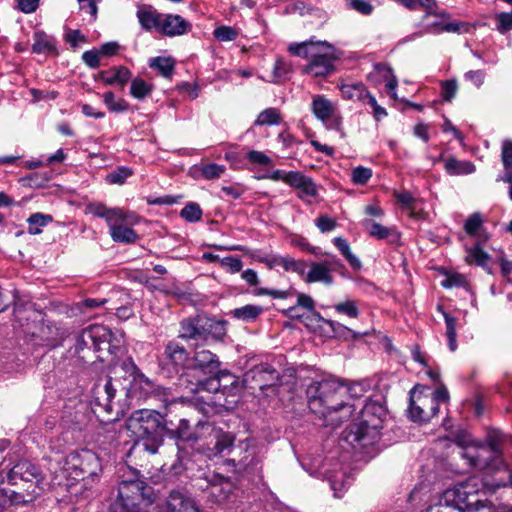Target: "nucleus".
Segmentation results:
<instances>
[{
	"label": "nucleus",
	"mask_w": 512,
	"mask_h": 512,
	"mask_svg": "<svg viewBox=\"0 0 512 512\" xmlns=\"http://www.w3.org/2000/svg\"><path fill=\"white\" fill-rule=\"evenodd\" d=\"M309 409L326 425L339 426L348 420L357 405L346 401L347 385L333 377L313 381L306 390Z\"/></svg>",
	"instance_id": "f257e3e1"
},
{
	"label": "nucleus",
	"mask_w": 512,
	"mask_h": 512,
	"mask_svg": "<svg viewBox=\"0 0 512 512\" xmlns=\"http://www.w3.org/2000/svg\"><path fill=\"white\" fill-rule=\"evenodd\" d=\"M128 428L136 436L129 454L141 451L155 454L163 443L165 418L154 410H139L130 417Z\"/></svg>",
	"instance_id": "f03ea898"
},
{
	"label": "nucleus",
	"mask_w": 512,
	"mask_h": 512,
	"mask_svg": "<svg viewBox=\"0 0 512 512\" xmlns=\"http://www.w3.org/2000/svg\"><path fill=\"white\" fill-rule=\"evenodd\" d=\"M461 455L471 467L487 469L495 474L491 480L487 478L481 481L484 490L495 492L498 488L505 487L512 482L511 470L491 447L483 443L468 445L463 448Z\"/></svg>",
	"instance_id": "7ed1b4c3"
},
{
	"label": "nucleus",
	"mask_w": 512,
	"mask_h": 512,
	"mask_svg": "<svg viewBox=\"0 0 512 512\" xmlns=\"http://www.w3.org/2000/svg\"><path fill=\"white\" fill-rule=\"evenodd\" d=\"M289 51L308 60L303 72L313 77H326L335 70L334 49L328 42H302L289 46Z\"/></svg>",
	"instance_id": "20e7f679"
},
{
	"label": "nucleus",
	"mask_w": 512,
	"mask_h": 512,
	"mask_svg": "<svg viewBox=\"0 0 512 512\" xmlns=\"http://www.w3.org/2000/svg\"><path fill=\"white\" fill-rule=\"evenodd\" d=\"M479 482L478 478L473 477L447 489L443 494V501L455 505L459 512H495L491 504L477 497L480 492L477 488Z\"/></svg>",
	"instance_id": "39448f33"
},
{
	"label": "nucleus",
	"mask_w": 512,
	"mask_h": 512,
	"mask_svg": "<svg viewBox=\"0 0 512 512\" xmlns=\"http://www.w3.org/2000/svg\"><path fill=\"white\" fill-rule=\"evenodd\" d=\"M151 487L139 479L123 480L109 512H138L142 502L151 503Z\"/></svg>",
	"instance_id": "423d86ee"
},
{
	"label": "nucleus",
	"mask_w": 512,
	"mask_h": 512,
	"mask_svg": "<svg viewBox=\"0 0 512 512\" xmlns=\"http://www.w3.org/2000/svg\"><path fill=\"white\" fill-rule=\"evenodd\" d=\"M62 469L66 477L79 481L97 476L101 470V464L93 451L81 449L66 455Z\"/></svg>",
	"instance_id": "0eeeda50"
},
{
	"label": "nucleus",
	"mask_w": 512,
	"mask_h": 512,
	"mask_svg": "<svg viewBox=\"0 0 512 512\" xmlns=\"http://www.w3.org/2000/svg\"><path fill=\"white\" fill-rule=\"evenodd\" d=\"M225 334L222 322L206 316H196L181 321L178 337L183 340L207 341L220 339Z\"/></svg>",
	"instance_id": "6e6552de"
},
{
	"label": "nucleus",
	"mask_w": 512,
	"mask_h": 512,
	"mask_svg": "<svg viewBox=\"0 0 512 512\" xmlns=\"http://www.w3.org/2000/svg\"><path fill=\"white\" fill-rule=\"evenodd\" d=\"M235 457L227 459L225 464L236 474L257 472L262 462L261 450L251 439L239 441L234 448Z\"/></svg>",
	"instance_id": "1a4fd4ad"
},
{
	"label": "nucleus",
	"mask_w": 512,
	"mask_h": 512,
	"mask_svg": "<svg viewBox=\"0 0 512 512\" xmlns=\"http://www.w3.org/2000/svg\"><path fill=\"white\" fill-rule=\"evenodd\" d=\"M8 481L12 485L22 486L31 497L38 496L42 491V473L37 466L27 460L19 461L11 468Z\"/></svg>",
	"instance_id": "9d476101"
},
{
	"label": "nucleus",
	"mask_w": 512,
	"mask_h": 512,
	"mask_svg": "<svg viewBox=\"0 0 512 512\" xmlns=\"http://www.w3.org/2000/svg\"><path fill=\"white\" fill-rule=\"evenodd\" d=\"M417 387L410 391V402L408 406V417L413 422H428L438 414L435 400L428 395L417 393Z\"/></svg>",
	"instance_id": "9b49d317"
},
{
	"label": "nucleus",
	"mask_w": 512,
	"mask_h": 512,
	"mask_svg": "<svg viewBox=\"0 0 512 512\" xmlns=\"http://www.w3.org/2000/svg\"><path fill=\"white\" fill-rule=\"evenodd\" d=\"M209 438V441L199 443L197 446V451L208 459L231 451L235 441V436L232 433L215 428L211 429Z\"/></svg>",
	"instance_id": "f8f14e48"
},
{
	"label": "nucleus",
	"mask_w": 512,
	"mask_h": 512,
	"mask_svg": "<svg viewBox=\"0 0 512 512\" xmlns=\"http://www.w3.org/2000/svg\"><path fill=\"white\" fill-rule=\"evenodd\" d=\"M86 339H91V346L94 351L107 350L114 354L119 349L122 339L121 335L114 334L108 327L103 325H91L87 327Z\"/></svg>",
	"instance_id": "ddd939ff"
},
{
	"label": "nucleus",
	"mask_w": 512,
	"mask_h": 512,
	"mask_svg": "<svg viewBox=\"0 0 512 512\" xmlns=\"http://www.w3.org/2000/svg\"><path fill=\"white\" fill-rule=\"evenodd\" d=\"M311 111L327 128L339 129L341 117L336 106L324 95L312 97Z\"/></svg>",
	"instance_id": "4468645a"
},
{
	"label": "nucleus",
	"mask_w": 512,
	"mask_h": 512,
	"mask_svg": "<svg viewBox=\"0 0 512 512\" xmlns=\"http://www.w3.org/2000/svg\"><path fill=\"white\" fill-rule=\"evenodd\" d=\"M191 356L187 349L177 341H169L164 348L161 358L163 367H171L175 371L190 368Z\"/></svg>",
	"instance_id": "2eb2a0df"
},
{
	"label": "nucleus",
	"mask_w": 512,
	"mask_h": 512,
	"mask_svg": "<svg viewBox=\"0 0 512 512\" xmlns=\"http://www.w3.org/2000/svg\"><path fill=\"white\" fill-rule=\"evenodd\" d=\"M278 372L268 363H261L245 373L244 381L250 384L252 389L263 390L276 383Z\"/></svg>",
	"instance_id": "dca6fc26"
},
{
	"label": "nucleus",
	"mask_w": 512,
	"mask_h": 512,
	"mask_svg": "<svg viewBox=\"0 0 512 512\" xmlns=\"http://www.w3.org/2000/svg\"><path fill=\"white\" fill-rule=\"evenodd\" d=\"M361 426L365 429L378 430L387 416L385 407L376 401H367L360 410Z\"/></svg>",
	"instance_id": "f3484780"
},
{
	"label": "nucleus",
	"mask_w": 512,
	"mask_h": 512,
	"mask_svg": "<svg viewBox=\"0 0 512 512\" xmlns=\"http://www.w3.org/2000/svg\"><path fill=\"white\" fill-rule=\"evenodd\" d=\"M220 365L221 363L216 354L197 346L190 359L189 369L200 370L205 374L213 375L218 372Z\"/></svg>",
	"instance_id": "a211bd4d"
},
{
	"label": "nucleus",
	"mask_w": 512,
	"mask_h": 512,
	"mask_svg": "<svg viewBox=\"0 0 512 512\" xmlns=\"http://www.w3.org/2000/svg\"><path fill=\"white\" fill-rule=\"evenodd\" d=\"M87 209L93 216L105 219L108 225L113 221L137 222V216L134 213L124 211L120 208H109L102 203L89 204Z\"/></svg>",
	"instance_id": "6ab92c4d"
},
{
	"label": "nucleus",
	"mask_w": 512,
	"mask_h": 512,
	"mask_svg": "<svg viewBox=\"0 0 512 512\" xmlns=\"http://www.w3.org/2000/svg\"><path fill=\"white\" fill-rule=\"evenodd\" d=\"M160 512H200V510L185 492L173 490Z\"/></svg>",
	"instance_id": "aec40b11"
},
{
	"label": "nucleus",
	"mask_w": 512,
	"mask_h": 512,
	"mask_svg": "<svg viewBox=\"0 0 512 512\" xmlns=\"http://www.w3.org/2000/svg\"><path fill=\"white\" fill-rule=\"evenodd\" d=\"M191 27L180 15H162L159 30L168 36L182 35Z\"/></svg>",
	"instance_id": "412c9836"
},
{
	"label": "nucleus",
	"mask_w": 512,
	"mask_h": 512,
	"mask_svg": "<svg viewBox=\"0 0 512 512\" xmlns=\"http://www.w3.org/2000/svg\"><path fill=\"white\" fill-rule=\"evenodd\" d=\"M93 393L95 404L102 407L106 412H110L112 410V401L116 394L112 380L107 379L104 385H95Z\"/></svg>",
	"instance_id": "4be33fe9"
},
{
	"label": "nucleus",
	"mask_w": 512,
	"mask_h": 512,
	"mask_svg": "<svg viewBox=\"0 0 512 512\" xmlns=\"http://www.w3.org/2000/svg\"><path fill=\"white\" fill-rule=\"evenodd\" d=\"M131 71L124 66H115L108 70L100 72V79L106 85H114L118 84L121 88L127 84V82L131 79Z\"/></svg>",
	"instance_id": "5701e85b"
},
{
	"label": "nucleus",
	"mask_w": 512,
	"mask_h": 512,
	"mask_svg": "<svg viewBox=\"0 0 512 512\" xmlns=\"http://www.w3.org/2000/svg\"><path fill=\"white\" fill-rule=\"evenodd\" d=\"M470 31V24L467 22H444L434 21L425 26V33L440 34L443 32L448 33H467Z\"/></svg>",
	"instance_id": "b1692460"
},
{
	"label": "nucleus",
	"mask_w": 512,
	"mask_h": 512,
	"mask_svg": "<svg viewBox=\"0 0 512 512\" xmlns=\"http://www.w3.org/2000/svg\"><path fill=\"white\" fill-rule=\"evenodd\" d=\"M123 224L132 223L129 221H113L108 225L111 238L115 242L134 243L138 238L137 233L132 228L126 227Z\"/></svg>",
	"instance_id": "393cba45"
},
{
	"label": "nucleus",
	"mask_w": 512,
	"mask_h": 512,
	"mask_svg": "<svg viewBox=\"0 0 512 512\" xmlns=\"http://www.w3.org/2000/svg\"><path fill=\"white\" fill-rule=\"evenodd\" d=\"M165 435L183 441L197 440L192 436L189 421L184 418L179 419L178 424L165 419Z\"/></svg>",
	"instance_id": "a878e982"
},
{
	"label": "nucleus",
	"mask_w": 512,
	"mask_h": 512,
	"mask_svg": "<svg viewBox=\"0 0 512 512\" xmlns=\"http://www.w3.org/2000/svg\"><path fill=\"white\" fill-rule=\"evenodd\" d=\"M32 52L36 54H57L56 39L42 30L33 35Z\"/></svg>",
	"instance_id": "bb28decb"
},
{
	"label": "nucleus",
	"mask_w": 512,
	"mask_h": 512,
	"mask_svg": "<svg viewBox=\"0 0 512 512\" xmlns=\"http://www.w3.org/2000/svg\"><path fill=\"white\" fill-rule=\"evenodd\" d=\"M213 375H216L217 380L220 383L222 394L234 396L241 391L242 385L239 378L228 370L219 369L218 372Z\"/></svg>",
	"instance_id": "cd10ccee"
},
{
	"label": "nucleus",
	"mask_w": 512,
	"mask_h": 512,
	"mask_svg": "<svg viewBox=\"0 0 512 512\" xmlns=\"http://www.w3.org/2000/svg\"><path fill=\"white\" fill-rule=\"evenodd\" d=\"M309 267L310 269L306 272L304 277L306 283L321 282L325 285H331L333 283V277L324 264L312 262Z\"/></svg>",
	"instance_id": "c85d7f7f"
},
{
	"label": "nucleus",
	"mask_w": 512,
	"mask_h": 512,
	"mask_svg": "<svg viewBox=\"0 0 512 512\" xmlns=\"http://www.w3.org/2000/svg\"><path fill=\"white\" fill-rule=\"evenodd\" d=\"M264 308L260 305L247 304L231 311L232 316L243 322H254L262 313Z\"/></svg>",
	"instance_id": "c756f323"
},
{
	"label": "nucleus",
	"mask_w": 512,
	"mask_h": 512,
	"mask_svg": "<svg viewBox=\"0 0 512 512\" xmlns=\"http://www.w3.org/2000/svg\"><path fill=\"white\" fill-rule=\"evenodd\" d=\"M445 170L449 175H469L475 171V165L470 161H460L453 157L445 160Z\"/></svg>",
	"instance_id": "7c9ffc66"
},
{
	"label": "nucleus",
	"mask_w": 512,
	"mask_h": 512,
	"mask_svg": "<svg viewBox=\"0 0 512 512\" xmlns=\"http://www.w3.org/2000/svg\"><path fill=\"white\" fill-rule=\"evenodd\" d=\"M206 481L213 490H217L219 488V497L221 499H225L228 497L231 491V482L229 478L219 473H211L206 476ZM211 493L215 494L216 492L212 491Z\"/></svg>",
	"instance_id": "2f4dec72"
},
{
	"label": "nucleus",
	"mask_w": 512,
	"mask_h": 512,
	"mask_svg": "<svg viewBox=\"0 0 512 512\" xmlns=\"http://www.w3.org/2000/svg\"><path fill=\"white\" fill-rule=\"evenodd\" d=\"M341 92L345 99L360 102H365L366 97L370 93L362 83L343 84Z\"/></svg>",
	"instance_id": "473e14b6"
},
{
	"label": "nucleus",
	"mask_w": 512,
	"mask_h": 512,
	"mask_svg": "<svg viewBox=\"0 0 512 512\" xmlns=\"http://www.w3.org/2000/svg\"><path fill=\"white\" fill-rule=\"evenodd\" d=\"M154 89V85L142 78L136 77L131 80L130 95L137 99L143 100L149 96Z\"/></svg>",
	"instance_id": "72a5a7b5"
},
{
	"label": "nucleus",
	"mask_w": 512,
	"mask_h": 512,
	"mask_svg": "<svg viewBox=\"0 0 512 512\" xmlns=\"http://www.w3.org/2000/svg\"><path fill=\"white\" fill-rule=\"evenodd\" d=\"M282 122V116L277 108H266L259 113L254 125L255 126H273Z\"/></svg>",
	"instance_id": "f704fd0d"
},
{
	"label": "nucleus",
	"mask_w": 512,
	"mask_h": 512,
	"mask_svg": "<svg viewBox=\"0 0 512 512\" xmlns=\"http://www.w3.org/2000/svg\"><path fill=\"white\" fill-rule=\"evenodd\" d=\"M333 243L353 269H360L361 261L351 252L350 245L343 237H335Z\"/></svg>",
	"instance_id": "c9c22d12"
},
{
	"label": "nucleus",
	"mask_w": 512,
	"mask_h": 512,
	"mask_svg": "<svg viewBox=\"0 0 512 512\" xmlns=\"http://www.w3.org/2000/svg\"><path fill=\"white\" fill-rule=\"evenodd\" d=\"M438 310L443 314L445 324H446V336L448 340V346L450 351L454 352L457 349V340H456V318L451 314L445 312L441 306L438 307Z\"/></svg>",
	"instance_id": "e433bc0d"
},
{
	"label": "nucleus",
	"mask_w": 512,
	"mask_h": 512,
	"mask_svg": "<svg viewBox=\"0 0 512 512\" xmlns=\"http://www.w3.org/2000/svg\"><path fill=\"white\" fill-rule=\"evenodd\" d=\"M149 66L158 70L163 77L169 78L174 71V60L170 57H154L149 60Z\"/></svg>",
	"instance_id": "4c0bfd02"
},
{
	"label": "nucleus",
	"mask_w": 512,
	"mask_h": 512,
	"mask_svg": "<svg viewBox=\"0 0 512 512\" xmlns=\"http://www.w3.org/2000/svg\"><path fill=\"white\" fill-rule=\"evenodd\" d=\"M102 99L111 112L121 113L129 109V103L124 98H117L112 91L105 92Z\"/></svg>",
	"instance_id": "58836bf2"
},
{
	"label": "nucleus",
	"mask_w": 512,
	"mask_h": 512,
	"mask_svg": "<svg viewBox=\"0 0 512 512\" xmlns=\"http://www.w3.org/2000/svg\"><path fill=\"white\" fill-rule=\"evenodd\" d=\"M137 17L143 28L151 30L153 28L159 29L162 15L152 10L142 9L137 12Z\"/></svg>",
	"instance_id": "ea45409f"
},
{
	"label": "nucleus",
	"mask_w": 512,
	"mask_h": 512,
	"mask_svg": "<svg viewBox=\"0 0 512 512\" xmlns=\"http://www.w3.org/2000/svg\"><path fill=\"white\" fill-rule=\"evenodd\" d=\"M331 489L334 491L335 497H340V494L350 484V478L342 471L335 472L328 476Z\"/></svg>",
	"instance_id": "a19ab883"
},
{
	"label": "nucleus",
	"mask_w": 512,
	"mask_h": 512,
	"mask_svg": "<svg viewBox=\"0 0 512 512\" xmlns=\"http://www.w3.org/2000/svg\"><path fill=\"white\" fill-rule=\"evenodd\" d=\"M207 257L211 260H219L221 267L231 274L240 272L243 267L242 260L237 256H226L219 259L218 256L209 254Z\"/></svg>",
	"instance_id": "79ce46f5"
},
{
	"label": "nucleus",
	"mask_w": 512,
	"mask_h": 512,
	"mask_svg": "<svg viewBox=\"0 0 512 512\" xmlns=\"http://www.w3.org/2000/svg\"><path fill=\"white\" fill-rule=\"evenodd\" d=\"M364 228L368 231L369 235L371 237H374L376 239H386L388 238L391 233L392 229L385 227L377 222H374L372 220H364L363 221Z\"/></svg>",
	"instance_id": "37998d69"
},
{
	"label": "nucleus",
	"mask_w": 512,
	"mask_h": 512,
	"mask_svg": "<svg viewBox=\"0 0 512 512\" xmlns=\"http://www.w3.org/2000/svg\"><path fill=\"white\" fill-rule=\"evenodd\" d=\"M465 260L469 264L476 263L479 266L485 267L488 263L489 256L482 250L480 245L477 244L473 248H469L467 250Z\"/></svg>",
	"instance_id": "c03bdc74"
},
{
	"label": "nucleus",
	"mask_w": 512,
	"mask_h": 512,
	"mask_svg": "<svg viewBox=\"0 0 512 512\" xmlns=\"http://www.w3.org/2000/svg\"><path fill=\"white\" fill-rule=\"evenodd\" d=\"M29 229L28 232L32 235L41 233L40 227L46 226L52 221V216L42 213H34L28 218Z\"/></svg>",
	"instance_id": "a18cd8bd"
},
{
	"label": "nucleus",
	"mask_w": 512,
	"mask_h": 512,
	"mask_svg": "<svg viewBox=\"0 0 512 512\" xmlns=\"http://www.w3.org/2000/svg\"><path fill=\"white\" fill-rule=\"evenodd\" d=\"M504 435L498 430H490L487 433L486 440L483 444L491 447L496 454L502 457V444Z\"/></svg>",
	"instance_id": "49530a36"
},
{
	"label": "nucleus",
	"mask_w": 512,
	"mask_h": 512,
	"mask_svg": "<svg viewBox=\"0 0 512 512\" xmlns=\"http://www.w3.org/2000/svg\"><path fill=\"white\" fill-rule=\"evenodd\" d=\"M132 174H133V171L130 168H128L126 166H120V167H117L112 172H110L107 175L106 180L110 184L122 185Z\"/></svg>",
	"instance_id": "de8ad7c7"
},
{
	"label": "nucleus",
	"mask_w": 512,
	"mask_h": 512,
	"mask_svg": "<svg viewBox=\"0 0 512 512\" xmlns=\"http://www.w3.org/2000/svg\"><path fill=\"white\" fill-rule=\"evenodd\" d=\"M284 264L285 271L294 272L304 280V277L306 275V269L308 267L307 262H305L304 260H296L290 256H286Z\"/></svg>",
	"instance_id": "09e8293b"
},
{
	"label": "nucleus",
	"mask_w": 512,
	"mask_h": 512,
	"mask_svg": "<svg viewBox=\"0 0 512 512\" xmlns=\"http://www.w3.org/2000/svg\"><path fill=\"white\" fill-rule=\"evenodd\" d=\"M372 170L368 167L357 166L351 171V181L355 185H365L372 177Z\"/></svg>",
	"instance_id": "8fccbe9b"
},
{
	"label": "nucleus",
	"mask_w": 512,
	"mask_h": 512,
	"mask_svg": "<svg viewBox=\"0 0 512 512\" xmlns=\"http://www.w3.org/2000/svg\"><path fill=\"white\" fill-rule=\"evenodd\" d=\"M294 293L295 290L293 288H290L288 290H277L260 287L254 290V295L256 296L268 295L274 299H287L291 296H294Z\"/></svg>",
	"instance_id": "3c124183"
},
{
	"label": "nucleus",
	"mask_w": 512,
	"mask_h": 512,
	"mask_svg": "<svg viewBox=\"0 0 512 512\" xmlns=\"http://www.w3.org/2000/svg\"><path fill=\"white\" fill-rule=\"evenodd\" d=\"M131 384L134 388L142 390L145 396L152 395L156 390L155 384L142 372L134 380H131Z\"/></svg>",
	"instance_id": "603ef678"
},
{
	"label": "nucleus",
	"mask_w": 512,
	"mask_h": 512,
	"mask_svg": "<svg viewBox=\"0 0 512 512\" xmlns=\"http://www.w3.org/2000/svg\"><path fill=\"white\" fill-rule=\"evenodd\" d=\"M180 216L188 222H198L202 218V210L197 203H189L181 210Z\"/></svg>",
	"instance_id": "864d4df0"
},
{
	"label": "nucleus",
	"mask_w": 512,
	"mask_h": 512,
	"mask_svg": "<svg viewBox=\"0 0 512 512\" xmlns=\"http://www.w3.org/2000/svg\"><path fill=\"white\" fill-rule=\"evenodd\" d=\"M333 308L337 313L347 315L350 318H357L359 316V309L354 300L339 302Z\"/></svg>",
	"instance_id": "5fc2aeb1"
},
{
	"label": "nucleus",
	"mask_w": 512,
	"mask_h": 512,
	"mask_svg": "<svg viewBox=\"0 0 512 512\" xmlns=\"http://www.w3.org/2000/svg\"><path fill=\"white\" fill-rule=\"evenodd\" d=\"M482 217L480 213H474L471 216L468 217V219L465 221L464 229L466 233L470 236H477L479 235V231L482 227Z\"/></svg>",
	"instance_id": "6e6d98bb"
},
{
	"label": "nucleus",
	"mask_w": 512,
	"mask_h": 512,
	"mask_svg": "<svg viewBox=\"0 0 512 512\" xmlns=\"http://www.w3.org/2000/svg\"><path fill=\"white\" fill-rule=\"evenodd\" d=\"M458 91V83L455 79L441 82V96L444 101L450 102L455 98Z\"/></svg>",
	"instance_id": "4d7b16f0"
},
{
	"label": "nucleus",
	"mask_w": 512,
	"mask_h": 512,
	"mask_svg": "<svg viewBox=\"0 0 512 512\" xmlns=\"http://www.w3.org/2000/svg\"><path fill=\"white\" fill-rule=\"evenodd\" d=\"M319 320L322 323H324L325 325H327L329 328H331V330L334 333H337L339 335H345V333H350V334H352L353 338L360 337V333H356V332L352 331L351 329H349L348 327L344 326L343 324H341L337 321H334L331 319H326V318H323L320 316H319Z\"/></svg>",
	"instance_id": "13d9d810"
},
{
	"label": "nucleus",
	"mask_w": 512,
	"mask_h": 512,
	"mask_svg": "<svg viewBox=\"0 0 512 512\" xmlns=\"http://www.w3.org/2000/svg\"><path fill=\"white\" fill-rule=\"evenodd\" d=\"M224 171H225V166L216 164V163H210V164L204 165L201 168L202 176L208 180L219 178L224 173Z\"/></svg>",
	"instance_id": "bf43d9fd"
},
{
	"label": "nucleus",
	"mask_w": 512,
	"mask_h": 512,
	"mask_svg": "<svg viewBox=\"0 0 512 512\" xmlns=\"http://www.w3.org/2000/svg\"><path fill=\"white\" fill-rule=\"evenodd\" d=\"M392 75V69L387 64L379 63L374 66V70L369 74V78L378 82L384 81Z\"/></svg>",
	"instance_id": "052dcab7"
},
{
	"label": "nucleus",
	"mask_w": 512,
	"mask_h": 512,
	"mask_svg": "<svg viewBox=\"0 0 512 512\" xmlns=\"http://www.w3.org/2000/svg\"><path fill=\"white\" fill-rule=\"evenodd\" d=\"M214 37L221 42L233 41L237 38L238 33L230 26H220L214 30Z\"/></svg>",
	"instance_id": "680f3d73"
},
{
	"label": "nucleus",
	"mask_w": 512,
	"mask_h": 512,
	"mask_svg": "<svg viewBox=\"0 0 512 512\" xmlns=\"http://www.w3.org/2000/svg\"><path fill=\"white\" fill-rule=\"evenodd\" d=\"M347 7L362 15H370L373 12V5L368 0H346Z\"/></svg>",
	"instance_id": "e2e57ef3"
},
{
	"label": "nucleus",
	"mask_w": 512,
	"mask_h": 512,
	"mask_svg": "<svg viewBox=\"0 0 512 512\" xmlns=\"http://www.w3.org/2000/svg\"><path fill=\"white\" fill-rule=\"evenodd\" d=\"M285 260L286 256L276 254H265L264 258H257L258 262L265 264L269 269H275L277 267L284 269Z\"/></svg>",
	"instance_id": "0e129e2a"
},
{
	"label": "nucleus",
	"mask_w": 512,
	"mask_h": 512,
	"mask_svg": "<svg viewBox=\"0 0 512 512\" xmlns=\"http://www.w3.org/2000/svg\"><path fill=\"white\" fill-rule=\"evenodd\" d=\"M102 55L99 49H92L89 51H85L82 55L83 62L90 68L96 69L101 64Z\"/></svg>",
	"instance_id": "69168bd1"
},
{
	"label": "nucleus",
	"mask_w": 512,
	"mask_h": 512,
	"mask_svg": "<svg viewBox=\"0 0 512 512\" xmlns=\"http://www.w3.org/2000/svg\"><path fill=\"white\" fill-rule=\"evenodd\" d=\"M497 29L502 34L512 30V12H502L497 15Z\"/></svg>",
	"instance_id": "338daca9"
},
{
	"label": "nucleus",
	"mask_w": 512,
	"mask_h": 512,
	"mask_svg": "<svg viewBox=\"0 0 512 512\" xmlns=\"http://www.w3.org/2000/svg\"><path fill=\"white\" fill-rule=\"evenodd\" d=\"M501 158L505 169L512 168V140L505 139L502 142Z\"/></svg>",
	"instance_id": "774afa93"
}]
</instances>
